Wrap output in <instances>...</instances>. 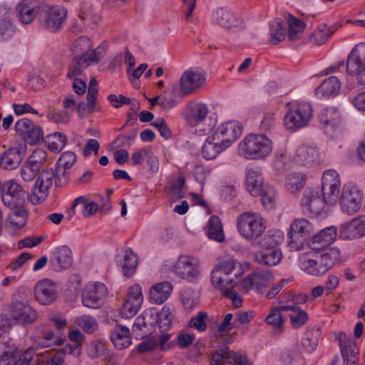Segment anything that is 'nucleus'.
I'll list each match as a JSON object with an SVG mask.
<instances>
[{"mask_svg":"<svg viewBox=\"0 0 365 365\" xmlns=\"http://www.w3.org/2000/svg\"><path fill=\"white\" fill-rule=\"evenodd\" d=\"M341 258L339 248L332 247L322 253L307 252L299 257V267L307 274L314 276L324 274Z\"/></svg>","mask_w":365,"mask_h":365,"instance_id":"obj_1","label":"nucleus"},{"mask_svg":"<svg viewBox=\"0 0 365 365\" xmlns=\"http://www.w3.org/2000/svg\"><path fill=\"white\" fill-rule=\"evenodd\" d=\"M243 273L244 269L239 262L232 259H227L217 264L212 271L211 282L220 289L234 288Z\"/></svg>","mask_w":365,"mask_h":365,"instance_id":"obj_2","label":"nucleus"},{"mask_svg":"<svg viewBox=\"0 0 365 365\" xmlns=\"http://www.w3.org/2000/svg\"><path fill=\"white\" fill-rule=\"evenodd\" d=\"M272 142L264 134L247 135L238 145V152L246 159L262 160L269 156Z\"/></svg>","mask_w":365,"mask_h":365,"instance_id":"obj_3","label":"nucleus"},{"mask_svg":"<svg viewBox=\"0 0 365 365\" xmlns=\"http://www.w3.org/2000/svg\"><path fill=\"white\" fill-rule=\"evenodd\" d=\"M237 229L245 239L255 240L265 231L266 221L257 212H245L237 217Z\"/></svg>","mask_w":365,"mask_h":365,"instance_id":"obj_4","label":"nucleus"},{"mask_svg":"<svg viewBox=\"0 0 365 365\" xmlns=\"http://www.w3.org/2000/svg\"><path fill=\"white\" fill-rule=\"evenodd\" d=\"M277 240L274 235L267 234L257 242L261 250L255 254V261L262 265L274 266L281 261L282 254L277 247L281 237Z\"/></svg>","mask_w":365,"mask_h":365,"instance_id":"obj_5","label":"nucleus"},{"mask_svg":"<svg viewBox=\"0 0 365 365\" xmlns=\"http://www.w3.org/2000/svg\"><path fill=\"white\" fill-rule=\"evenodd\" d=\"M289 107L284 117V125L287 130L295 131L307 125L312 116V108L308 103H300L297 105L288 102L285 104Z\"/></svg>","mask_w":365,"mask_h":365,"instance_id":"obj_6","label":"nucleus"},{"mask_svg":"<svg viewBox=\"0 0 365 365\" xmlns=\"http://www.w3.org/2000/svg\"><path fill=\"white\" fill-rule=\"evenodd\" d=\"M346 73L356 76L359 84L365 86V43L356 44L346 58Z\"/></svg>","mask_w":365,"mask_h":365,"instance_id":"obj_7","label":"nucleus"},{"mask_svg":"<svg viewBox=\"0 0 365 365\" xmlns=\"http://www.w3.org/2000/svg\"><path fill=\"white\" fill-rule=\"evenodd\" d=\"M341 189V178L334 169L325 170L322 176V192L327 205L336 202Z\"/></svg>","mask_w":365,"mask_h":365,"instance_id":"obj_8","label":"nucleus"},{"mask_svg":"<svg viewBox=\"0 0 365 365\" xmlns=\"http://www.w3.org/2000/svg\"><path fill=\"white\" fill-rule=\"evenodd\" d=\"M174 270L179 277L194 282L200 274V261L191 255H180L175 262Z\"/></svg>","mask_w":365,"mask_h":365,"instance_id":"obj_9","label":"nucleus"},{"mask_svg":"<svg viewBox=\"0 0 365 365\" xmlns=\"http://www.w3.org/2000/svg\"><path fill=\"white\" fill-rule=\"evenodd\" d=\"M312 230V226L307 220L304 218L294 220L291 223L287 234L288 245L292 249H299L309 237Z\"/></svg>","mask_w":365,"mask_h":365,"instance_id":"obj_10","label":"nucleus"},{"mask_svg":"<svg viewBox=\"0 0 365 365\" xmlns=\"http://www.w3.org/2000/svg\"><path fill=\"white\" fill-rule=\"evenodd\" d=\"M47 158L46 152L42 148H37L23 164L21 176L25 182L32 181L39 173Z\"/></svg>","mask_w":365,"mask_h":365,"instance_id":"obj_11","label":"nucleus"},{"mask_svg":"<svg viewBox=\"0 0 365 365\" xmlns=\"http://www.w3.org/2000/svg\"><path fill=\"white\" fill-rule=\"evenodd\" d=\"M54 176L55 173L53 169L45 170L40 173L29 196L32 204L38 205L46 200L48 190L53 185Z\"/></svg>","mask_w":365,"mask_h":365,"instance_id":"obj_12","label":"nucleus"},{"mask_svg":"<svg viewBox=\"0 0 365 365\" xmlns=\"http://www.w3.org/2000/svg\"><path fill=\"white\" fill-rule=\"evenodd\" d=\"M15 130L29 145H36L43 140L41 127L34 125L29 118H21L16 121Z\"/></svg>","mask_w":365,"mask_h":365,"instance_id":"obj_13","label":"nucleus"},{"mask_svg":"<svg viewBox=\"0 0 365 365\" xmlns=\"http://www.w3.org/2000/svg\"><path fill=\"white\" fill-rule=\"evenodd\" d=\"M63 343L61 331H53L46 324L36 327L34 344L37 349L61 346Z\"/></svg>","mask_w":365,"mask_h":365,"instance_id":"obj_14","label":"nucleus"},{"mask_svg":"<svg viewBox=\"0 0 365 365\" xmlns=\"http://www.w3.org/2000/svg\"><path fill=\"white\" fill-rule=\"evenodd\" d=\"M9 312L14 321L23 326L34 323L38 317V312L34 308L22 302L11 303Z\"/></svg>","mask_w":365,"mask_h":365,"instance_id":"obj_15","label":"nucleus"},{"mask_svg":"<svg viewBox=\"0 0 365 365\" xmlns=\"http://www.w3.org/2000/svg\"><path fill=\"white\" fill-rule=\"evenodd\" d=\"M28 197V192L14 180H9L4 183L1 200L5 205L15 207L22 205Z\"/></svg>","mask_w":365,"mask_h":365,"instance_id":"obj_16","label":"nucleus"},{"mask_svg":"<svg viewBox=\"0 0 365 365\" xmlns=\"http://www.w3.org/2000/svg\"><path fill=\"white\" fill-rule=\"evenodd\" d=\"M107 294V288L103 283L87 284L82 292L83 304L89 308H98Z\"/></svg>","mask_w":365,"mask_h":365,"instance_id":"obj_17","label":"nucleus"},{"mask_svg":"<svg viewBox=\"0 0 365 365\" xmlns=\"http://www.w3.org/2000/svg\"><path fill=\"white\" fill-rule=\"evenodd\" d=\"M45 16L43 19V26L51 32L60 29L66 19L67 11L58 6H51L48 4L43 6Z\"/></svg>","mask_w":365,"mask_h":365,"instance_id":"obj_18","label":"nucleus"},{"mask_svg":"<svg viewBox=\"0 0 365 365\" xmlns=\"http://www.w3.org/2000/svg\"><path fill=\"white\" fill-rule=\"evenodd\" d=\"M143 301L141 287L139 284H133L130 287L128 297L122 307V316L126 319L133 317L138 312Z\"/></svg>","mask_w":365,"mask_h":365,"instance_id":"obj_19","label":"nucleus"},{"mask_svg":"<svg viewBox=\"0 0 365 365\" xmlns=\"http://www.w3.org/2000/svg\"><path fill=\"white\" fill-rule=\"evenodd\" d=\"M362 200V195L359 190L354 187L344 186L340 197V205L343 212L349 215L357 212Z\"/></svg>","mask_w":365,"mask_h":365,"instance_id":"obj_20","label":"nucleus"},{"mask_svg":"<svg viewBox=\"0 0 365 365\" xmlns=\"http://www.w3.org/2000/svg\"><path fill=\"white\" fill-rule=\"evenodd\" d=\"M205 82V75L192 69L186 70L180 78V92L182 95H188L195 92Z\"/></svg>","mask_w":365,"mask_h":365,"instance_id":"obj_21","label":"nucleus"},{"mask_svg":"<svg viewBox=\"0 0 365 365\" xmlns=\"http://www.w3.org/2000/svg\"><path fill=\"white\" fill-rule=\"evenodd\" d=\"M73 261V255L71 247L68 245L57 246L52 252L50 263L56 272L68 269L71 267Z\"/></svg>","mask_w":365,"mask_h":365,"instance_id":"obj_22","label":"nucleus"},{"mask_svg":"<svg viewBox=\"0 0 365 365\" xmlns=\"http://www.w3.org/2000/svg\"><path fill=\"white\" fill-rule=\"evenodd\" d=\"M250 365L246 355L231 351L228 347L217 349L212 355L211 365Z\"/></svg>","mask_w":365,"mask_h":365,"instance_id":"obj_23","label":"nucleus"},{"mask_svg":"<svg viewBox=\"0 0 365 365\" xmlns=\"http://www.w3.org/2000/svg\"><path fill=\"white\" fill-rule=\"evenodd\" d=\"M242 125L238 121L231 120L220 125L214 134L229 148L242 134Z\"/></svg>","mask_w":365,"mask_h":365,"instance_id":"obj_24","label":"nucleus"},{"mask_svg":"<svg viewBox=\"0 0 365 365\" xmlns=\"http://www.w3.org/2000/svg\"><path fill=\"white\" fill-rule=\"evenodd\" d=\"M24 157V150L19 145L11 147L0 155V167L4 170H14L19 167Z\"/></svg>","mask_w":365,"mask_h":365,"instance_id":"obj_25","label":"nucleus"},{"mask_svg":"<svg viewBox=\"0 0 365 365\" xmlns=\"http://www.w3.org/2000/svg\"><path fill=\"white\" fill-rule=\"evenodd\" d=\"M336 235V227L330 226L313 235L308 245L312 250L319 251L331 245L335 240Z\"/></svg>","mask_w":365,"mask_h":365,"instance_id":"obj_26","label":"nucleus"},{"mask_svg":"<svg viewBox=\"0 0 365 365\" xmlns=\"http://www.w3.org/2000/svg\"><path fill=\"white\" fill-rule=\"evenodd\" d=\"M208 113V107L205 103H192L184 111V119L191 126H197L206 119Z\"/></svg>","mask_w":365,"mask_h":365,"instance_id":"obj_27","label":"nucleus"},{"mask_svg":"<svg viewBox=\"0 0 365 365\" xmlns=\"http://www.w3.org/2000/svg\"><path fill=\"white\" fill-rule=\"evenodd\" d=\"M35 295L40 304H50L57 298L56 286L50 279L40 281L36 285Z\"/></svg>","mask_w":365,"mask_h":365,"instance_id":"obj_28","label":"nucleus"},{"mask_svg":"<svg viewBox=\"0 0 365 365\" xmlns=\"http://www.w3.org/2000/svg\"><path fill=\"white\" fill-rule=\"evenodd\" d=\"M38 4L36 0H22L16 6V16L22 24H31L38 11Z\"/></svg>","mask_w":365,"mask_h":365,"instance_id":"obj_29","label":"nucleus"},{"mask_svg":"<svg viewBox=\"0 0 365 365\" xmlns=\"http://www.w3.org/2000/svg\"><path fill=\"white\" fill-rule=\"evenodd\" d=\"M337 339L339 341L344 363L346 365H347L349 362L354 363L352 358H355L358 354L355 340L343 331L339 332Z\"/></svg>","mask_w":365,"mask_h":365,"instance_id":"obj_30","label":"nucleus"},{"mask_svg":"<svg viewBox=\"0 0 365 365\" xmlns=\"http://www.w3.org/2000/svg\"><path fill=\"white\" fill-rule=\"evenodd\" d=\"M263 178L258 168H247L246 170V186L248 192L253 196L262 195Z\"/></svg>","mask_w":365,"mask_h":365,"instance_id":"obj_31","label":"nucleus"},{"mask_svg":"<svg viewBox=\"0 0 365 365\" xmlns=\"http://www.w3.org/2000/svg\"><path fill=\"white\" fill-rule=\"evenodd\" d=\"M301 204L306 207L307 211L318 214L324 210V205L327 203L323 196L322 198L319 197L317 191L307 190L304 193Z\"/></svg>","mask_w":365,"mask_h":365,"instance_id":"obj_32","label":"nucleus"},{"mask_svg":"<svg viewBox=\"0 0 365 365\" xmlns=\"http://www.w3.org/2000/svg\"><path fill=\"white\" fill-rule=\"evenodd\" d=\"M227 148V147L220 140L219 137L212 133L207 137L204 143L202 154L205 159L212 160Z\"/></svg>","mask_w":365,"mask_h":365,"instance_id":"obj_33","label":"nucleus"},{"mask_svg":"<svg viewBox=\"0 0 365 365\" xmlns=\"http://www.w3.org/2000/svg\"><path fill=\"white\" fill-rule=\"evenodd\" d=\"M110 337L114 346L118 349H126L131 344L130 332L125 326H115L110 331Z\"/></svg>","mask_w":365,"mask_h":365,"instance_id":"obj_34","label":"nucleus"},{"mask_svg":"<svg viewBox=\"0 0 365 365\" xmlns=\"http://www.w3.org/2000/svg\"><path fill=\"white\" fill-rule=\"evenodd\" d=\"M319 159V153L316 148L305 145L299 146L294 156V160L298 164L310 166L317 163Z\"/></svg>","mask_w":365,"mask_h":365,"instance_id":"obj_35","label":"nucleus"},{"mask_svg":"<svg viewBox=\"0 0 365 365\" xmlns=\"http://www.w3.org/2000/svg\"><path fill=\"white\" fill-rule=\"evenodd\" d=\"M173 285L169 282H163L153 285L150 289V299L156 304H161L170 297Z\"/></svg>","mask_w":365,"mask_h":365,"instance_id":"obj_36","label":"nucleus"},{"mask_svg":"<svg viewBox=\"0 0 365 365\" xmlns=\"http://www.w3.org/2000/svg\"><path fill=\"white\" fill-rule=\"evenodd\" d=\"M215 20L219 26L225 29L237 28L241 25L240 19L231 11L222 9L217 10Z\"/></svg>","mask_w":365,"mask_h":365,"instance_id":"obj_37","label":"nucleus"},{"mask_svg":"<svg viewBox=\"0 0 365 365\" xmlns=\"http://www.w3.org/2000/svg\"><path fill=\"white\" fill-rule=\"evenodd\" d=\"M319 120L324 128L330 126L334 131L338 128L340 122V115L336 108L333 107L327 108L322 110L319 115Z\"/></svg>","mask_w":365,"mask_h":365,"instance_id":"obj_38","label":"nucleus"},{"mask_svg":"<svg viewBox=\"0 0 365 365\" xmlns=\"http://www.w3.org/2000/svg\"><path fill=\"white\" fill-rule=\"evenodd\" d=\"M286 37V28L283 21L279 19H274L269 23V41L272 45H277Z\"/></svg>","mask_w":365,"mask_h":365,"instance_id":"obj_39","label":"nucleus"},{"mask_svg":"<svg viewBox=\"0 0 365 365\" xmlns=\"http://www.w3.org/2000/svg\"><path fill=\"white\" fill-rule=\"evenodd\" d=\"M287 37L289 41H297L304 32L305 24L292 15H289L287 19Z\"/></svg>","mask_w":365,"mask_h":365,"instance_id":"obj_40","label":"nucleus"},{"mask_svg":"<svg viewBox=\"0 0 365 365\" xmlns=\"http://www.w3.org/2000/svg\"><path fill=\"white\" fill-rule=\"evenodd\" d=\"M341 87V83L338 78L331 76L322 82L316 89L317 95L331 96L338 94Z\"/></svg>","mask_w":365,"mask_h":365,"instance_id":"obj_41","label":"nucleus"},{"mask_svg":"<svg viewBox=\"0 0 365 365\" xmlns=\"http://www.w3.org/2000/svg\"><path fill=\"white\" fill-rule=\"evenodd\" d=\"M207 237L217 242H222L225 240V235L220 218L212 215L210 217L207 223Z\"/></svg>","mask_w":365,"mask_h":365,"instance_id":"obj_42","label":"nucleus"},{"mask_svg":"<svg viewBox=\"0 0 365 365\" xmlns=\"http://www.w3.org/2000/svg\"><path fill=\"white\" fill-rule=\"evenodd\" d=\"M138 259L137 255L130 250L127 249L123 254V260L119 262L122 267L123 274L129 277L133 274L136 269Z\"/></svg>","mask_w":365,"mask_h":365,"instance_id":"obj_43","label":"nucleus"},{"mask_svg":"<svg viewBox=\"0 0 365 365\" xmlns=\"http://www.w3.org/2000/svg\"><path fill=\"white\" fill-rule=\"evenodd\" d=\"M334 31V29L329 27L326 24H320L317 29L310 34L309 41L315 45H322L328 40Z\"/></svg>","mask_w":365,"mask_h":365,"instance_id":"obj_44","label":"nucleus"},{"mask_svg":"<svg viewBox=\"0 0 365 365\" xmlns=\"http://www.w3.org/2000/svg\"><path fill=\"white\" fill-rule=\"evenodd\" d=\"M252 274V280L255 282L256 290L258 293H262L263 289L274 279L273 274L268 269L257 270Z\"/></svg>","mask_w":365,"mask_h":365,"instance_id":"obj_45","label":"nucleus"},{"mask_svg":"<svg viewBox=\"0 0 365 365\" xmlns=\"http://www.w3.org/2000/svg\"><path fill=\"white\" fill-rule=\"evenodd\" d=\"M67 143V138L61 133L48 135V148L53 152L61 151Z\"/></svg>","mask_w":365,"mask_h":365,"instance_id":"obj_46","label":"nucleus"},{"mask_svg":"<svg viewBox=\"0 0 365 365\" xmlns=\"http://www.w3.org/2000/svg\"><path fill=\"white\" fill-rule=\"evenodd\" d=\"M197 293L192 289H184L181 294V302L185 310L191 311L198 304Z\"/></svg>","mask_w":365,"mask_h":365,"instance_id":"obj_47","label":"nucleus"},{"mask_svg":"<svg viewBox=\"0 0 365 365\" xmlns=\"http://www.w3.org/2000/svg\"><path fill=\"white\" fill-rule=\"evenodd\" d=\"M264 322L279 331H282L283 329L284 319L278 308H272L265 318Z\"/></svg>","mask_w":365,"mask_h":365,"instance_id":"obj_48","label":"nucleus"},{"mask_svg":"<svg viewBox=\"0 0 365 365\" xmlns=\"http://www.w3.org/2000/svg\"><path fill=\"white\" fill-rule=\"evenodd\" d=\"M305 182L303 175L292 173L289 174L286 179V187L292 193L301 190Z\"/></svg>","mask_w":365,"mask_h":365,"instance_id":"obj_49","label":"nucleus"},{"mask_svg":"<svg viewBox=\"0 0 365 365\" xmlns=\"http://www.w3.org/2000/svg\"><path fill=\"white\" fill-rule=\"evenodd\" d=\"M78 205H82L83 210V215L85 217H88L94 215L98 209V205L97 203L94 202H88V200L84 197H77L73 202L72 209Z\"/></svg>","mask_w":365,"mask_h":365,"instance_id":"obj_50","label":"nucleus"},{"mask_svg":"<svg viewBox=\"0 0 365 365\" xmlns=\"http://www.w3.org/2000/svg\"><path fill=\"white\" fill-rule=\"evenodd\" d=\"M104 51L105 48L103 46H98L96 49L82 54L81 57L83 59L84 67L88 66L91 63H98L102 58Z\"/></svg>","mask_w":365,"mask_h":365,"instance_id":"obj_51","label":"nucleus"},{"mask_svg":"<svg viewBox=\"0 0 365 365\" xmlns=\"http://www.w3.org/2000/svg\"><path fill=\"white\" fill-rule=\"evenodd\" d=\"M173 319V315L170 307L164 306L158 314V323L160 329L165 331L168 329L171 326Z\"/></svg>","mask_w":365,"mask_h":365,"instance_id":"obj_52","label":"nucleus"},{"mask_svg":"<svg viewBox=\"0 0 365 365\" xmlns=\"http://www.w3.org/2000/svg\"><path fill=\"white\" fill-rule=\"evenodd\" d=\"M207 317V312L204 311L199 312L197 315L191 317L189 323L190 327L200 332L205 331L207 328L206 323Z\"/></svg>","mask_w":365,"mask_h":365,"instance_id":"obj_53","label":"nucleus"},{"mask_svg":"<svg viewBox=\"0 0 365 365\" xmlns=\"http://www.w3.org/2000/svg\"><path fill=\"white\" fill-rule=\"evenodd\" d=\"M76 322L82 329L88 333H93L98 328L96 320L89 315H83L76 319Z\"/></svg>","mask_w":365,"mask_h":365,"instance_id":"obj_54","label":"nucleus"},{"mask_svg":"<svg viewBox=\"0 0 365 365\" xmlns=\"http://www.w3.org/2000/svg\"><path fill=\"white\" fill-rule=\"evenodd\" d=\"M41 361L45 365H62L64 361V351L59 349L52 356L46 352L42 355Z\"/></svg>","mask_w":365,"mask_h":365,"instance_id":"obj_55","label":"nucleus"},{"mask_svg":"<svg viewBox=\"0 0 365 365\" xmlns=\"http://www.w3.org/2000/svg\"><path fill=\"white\" fill-rule=\"evenodd\" d=\"M34 354V349L31 348L28 349L24 353L21 351L14 350V355L15 357L14 358L13 365H29L33 359Z\"/></svg>","mask_w":365,"mask_h":365,"instance_id":"obj_56","label":"nucleus"},{"mask_svg":"<svg viewBox=\"0 0 365 365\" xmlns=\"http://www.w3.org/2000/svg\"><path fill=\"white\" fill-rule=\"evenodd\" d=\"M106 350L105 344L99 341L90 342L87 346V354L91 359H97L104 354Z\"/></svg>","mask_w":365,"mask_h":365,"instance_id":"obj_57","label":"nucleus"},{"mask_svg":"<svg viewBox=\"0 0 365 365\" xmlns=\"http://www.w3.org/2000/svg\"><path fill=\"white\" fill-rule=\"evenodd\" d=\"M15 33L14 26L10 19L3 18L0 19V38L7 40L12 37Z\"/></svg>","mask_w":365,"mask_h":365,"instance_id":"obj_58","label":"nucleus"},{"mask_svg":"<svg viewBox=\"0 0 365 365\" xmlns=\"http://www.w3.org/2000/svg\"><path fill=\"white\" fill-rule=\"evenodd\" d=\"M290 322L292 327L297 329L303 326L308 320V314L306 312L299 309L289 314Z\"/></svg>","mask_w":365,"mask_h":365,"instance_id":"obj_59","label":"nucleus"},{"mask_svg":"<svg viewBox=\"0 0 365 365\" xmlns=\"http://www.w3.org/2000/svg\"><path fill=\"white\" fill-rule=\"evenodd\" d=\"M339 237L344 240L358 238L359 234L351 221L341 225L339 231Z\"/></svg>","mask_w":365,"mask_h":365,"instance_id":"obj_60","label":"nucleus"},{"mask_svg":"<svg viewBox=\"0 0 365 365\" xmlns=\"http://www.w3.org/2000/svg\"><path fill=\"white\" fill-rule=\"evenodd\" d=\"M55 173V184L57 187H63L69 182L68 169H66L56 165Z\"/></svg>","mask_w":365,"mask_h":365,"instance_id":"obj_61","label":"nucleus"},{"mask_svg":"<svg viewBox=\"0 0 365 365\" xmlns=\"http://www.w3.org/2000/svg\"><path fill=\"white\" fill-rule=\"evenodd\" d=\"M76 156L73 152H65L58 158L56 165L66 168L70 169L76 163Z\"/></svg>","mask_w":365,"mask_h":365,"instance_id":"obj_62","label":"nucleus"},{"mask_svg":"<svg viewBox=\"0 0 365 365\" xmlns=\"http://www.w3.org/2000/svg\"><path fill=\"white\" fill-rule=\"evenodd\" d=\"M86 68V67H84L82 58L81 56L75 57L69 67V70L67 73L68 78H73L79 76Z\"/></svg>","mask_w":365,"mask_h":365,"instance_id":"obj_63","label":"nucleus"},{"mask_svg":"<svg viewBox=\"0 0 365 365\" xmlns=\"http://www.w3.org/2000/svg\"><path fill=\"white\" fill-rule=\"evenodd\" d=\"M32 257V255L27 252L21 253L16 259L11 262L6 267V269H9L13 272H16L18 269L23 267L25 263Z\"/></svg>","mask_w":365,"mask_h":365,"instance_id":"obj_64","label":"nucleus"}]
</instances>
